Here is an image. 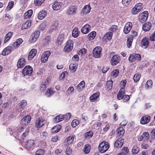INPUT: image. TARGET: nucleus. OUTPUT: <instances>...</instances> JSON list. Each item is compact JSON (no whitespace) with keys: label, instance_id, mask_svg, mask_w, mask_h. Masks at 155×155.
Masks as SVG:
<instances>
[{"label":"nucleus","instance_id":"obj_5","mask_svg":"<svg viewBox=\"0 0 155 155\" xmlns=\"http://www.w3.org/2000/svg\"><path fill=\"white\" fill-rule=\"evenodd\" d=\"M73 41L71 40L68 41L67 42L64 48V50L66 52H70L73 49Z\"/></svg>","mask_w":155,"mask_h":155},{"label":"nucleus","instance_id":"obj_17","mask_svg":"<svg viewBox=\"0 0 155 155\" xmlns=\"http://www.w3.org/2000/svg\"><path fill=\"white\" fill-rule=\"evenodd\" d=\"M25 60L23 58H20L18 61L17 66L18 68H21L23 67L25 64Z\"/></svg>","mask_w":155,"mask_h":155},{"label":"nucleus","instance_id":"obj_42","mask_svg":"<svg viewBox=\"0 0 155 155\" xmlns=\"http://www.w3.org/2000/svg\"><path fill=\"white\" fill-rule=\"evenodd\" d=\"M93 133L92 131L86 133L84 134V137L86 139L91 138L93 135Z\"/></svg>","mask_w":155,"mask_h":155},{"label":"nucleus","instance_id":"obj_21","mask_svg":"<svg viewBox=\"0 0 155 155\" xmlns=\"http://www.w3.org/2000/svg\"><path fill=\"white\" fill-rule=\"evenodd\" d=\"M35 141L33 140H30L28 141L26 143V148L27 150H30L32 149L34 147Z\"/></svg>","mask_w":155,"mask_h":155},{"label":"nucleus","instance_id":"obj_46","mask_svg":"<svg viewBox=\"0 0 155 155\" xmlns=\"http://www.w3.org/2000/svg\"><path fill=\"white\" fill-rule=\"evenodd\" d=\"M26 127V126L20 123V124L18 127L17 130L19 132H21L23 131Z\"/></svg>","mask_w":155,"mask_h":155},{"label":"nucleus","instance_id":"obj_13","mask_svg":"<svg viewBox=\"0 0 155 155\" xmlns=\"http://www.w3.org/2000/svg\"><path fill=\"white\" fill-rule=\"evenodd\" d=\"M132 24L131 22H127L124 26V32L126 34L128 33L132 28Z\"/></svg>","mask_w":155,"mask_h":155},{"label":"nucleus","instance_id":"obj_11","mask_svg":"<svg viewBox=\"0 0 155 155\" xmlns=\"http://www.w3.org/2000/svg\"><path fill=\"white\" fill-rule=\"evenodd\" d=\"M50 54L51 52L49 51H46L44 52L42 54L41 58V61L42 62L45 63L48 60Z\"/></svg>","mask_w":155,"mask_h":155},{"label":"nucleus","instance_id":"obj_30","mask_svg":"<svg viewBox=\"0 0 155 155\" xmlns=\"http://www.w3.org/2000/svg\"><path fill=\"white\" fill-rule=\"evenodd\" d=\"M74 139V137L73 135H71L66 139V141L68 144H70L72 143Z\"/></svg>","mask_w":155,"mask_h":155},{"label":"nucleus","instance_id":"obj_16","mask_svg":"<svg viewBox=\"0 0 155 155\" xmlns=\"http://www.w3.org/2000/svg\"><path fill=\"white\" fill-rule=\"evenodd\" d=\"M149 44V41L147 38H144L142 40L140 43V46L144 48H146Z\"/></svg>","mask_w":155,"mask_h":155},{"label":"nucleus","instance_id":"obj_10","mask_svg":"<svg viewBox=\"0 0 155 155\" xmlns=\"http://www.w3.org/2000/svg\"><path fill=\"white\" fill-rule=\"evenodd\" d=\"M33 71L32 67L30 66L27 65L25 67L22 71V74L24 76L28 75L30 76Z\"/></svg>","mask_w":155,"mask_h":155},{"label":"nucleus","instance_id":"obj_9","mask_svg":"<svg viewBox=\"0 0 155 155\" xmlns=\"http://www.w3.org/2000/svg\"><path fill=\"white\" fill-rule=\"evenodd\" d=\"M46 123V121L42 117L38 118L35 122V125L37 128H40L43 126Z\"/></svg>","mask_w":155,"mask_h":155},{"label":"nucleus","instance_id":"obj_35","mask_svg":"<svg viewBox=\"0 0 155 155\" xmlns=\"http://www.w3.org/2000/svg\"><path fill=\"white\" fill-rule=\"evenodd\" d=\"M112 36V33L111 32H109L106 33L103 37V39L104 40H110Z\"/></svg>","mask_w":155,"mask_h":155},{"label":"nucleus","instance_id":"obj_14","mask_svg":"<svg viewBox=\"0 0 155 155\" xmlns=\"http://www.w3.org/2000/svg\"><path fill=\"white\" fill-rule=\"evenodd\" d=\"M150 117L148 115H146L143 116L141 119L140 123L142 124H145L148 123L150 120Z\"/></svg>","mask_w":155,"mask_h":155},{"label":"nucleus","instance_id":"obj_23","mask_svg":"<svg viewBox=\"0 0 155 155\" xmlns=\"http://www.w3.org/2000/svg\"><path fill=\"white\" fill-rule=\"evenodd\" d=\"M23 42L22 39L20 38L18 39L16 41L14 42L12 45L13 49H15L18 47Z\"/></svg>","mask_w":155,"mask_h":155},{"label":"nucleus","instance_id":"obj_18","mask_svg":"<svg viewBox=\"0 0 155 155\" xmlns=\"http://www.w3.org/2000/svg\"><path fill=\"white\" fill-rule=\"evenodd\" d=\"M77 10V8L75 6H71L68 9L67 12L68 14L73 15L76 13Z\"/></svg>","mask_w":155,"mask_h":155},{"label":"nucleus","instance_id":"obj_4","mask_svg":"<svg viewBox=\"0 0 155 155\" xmlns=\"http://www.w3.org/2000/svg\"><path fill=\"white\" fill-rule=\"evenodd\" d=\"M142 8V4L141 3H140L137 4L132 10V14L134 15L137 14Z\"/></svg>","mask_w":155,"mask_h":155},{"label":"nucleus","instance_id":"obj_36","mask_svg":"<svg viewBox=\"0 0 155 155\" xmlns=\"http://www.w3.org/2000/svg\"><path fill=\"white\" fill-rule=\"evenodd\" d=\"M132 36H128L127 41V46L128 48H130L131 46L133 41Z\"/></svg>","mask_w":155,"mask_h":155},{"label":"nucleus","instance_id":"obj_29","mask_svg":"<svg viewBox=\"0 0 155 155\" xmlns=\"http://www.w3.org/2000/svg\"><path fill=\"white\" fill-rule=\"evenodd\" d=\"M91 7L89 5H86L84 6L81 11L82 13L85 14L89 13L91 10Z\"/></svg>","mask_w":155,"mask_h":155},{"label":"nucleus","instance_id":"obj_19","mask_svg":"<svg viewBox=\"0 0 155 155\" xmlns=\"http://www.w3.org/2000/svg\"><path fill=\"white\" fill-rule=\"evenodd\" d=\"M91 26L89 25H86L81 28V31L84 34H87L90 30Z\"/></svg>","mask_w":155,"mask_h":155},{"label":"nucleus","instance_id":"obj_54","mask_svg":"<svg viewBox=\"0 0 155 155\" xmlns=\"http://www.w3.org/2000/svg\"><path fill=\"white\" fill-rule=\"evenodd\" d=\"M153 82L151 80H149L147 81L146 84V87L147 88H151L152 86Z\"/></svg>","mask_w":155,"mask_h":155},{"label":"nucleus","instance_id":"obj_49","mask_svg":"<svg viewBox=\"0 0 155 155\" xmlns=\"http://www.w3.org/2000/svg\"><path fill=\"white\" fill-rule=\"evenodd\" d=\"M27 104V101L25 100H22L20 103V106L21 108H24L25 107Z\"/></svg>","mask_w":155,"mask_h":155},{"label":"nucleus","instance_id":"obj_60","mask_svg":"<svg viewBox=\"0 0 155 155\" xmlns=\"http://www.w3.org/2000/svg\"><path fill=\"white\" fill-rule=\"evenodd\" d=\"M36 154L37 155H44L45 152L43 150L41 149L37 150L36 152Z\"/></svg>","mask_w":155,"mask_h":155},{"label":"nucleus","instance_id":"obj_62","mask_svg":"<svg viewBox=\"0 0 155 155\" xmlns=\"http://www.w3.org/2000/svg\"><path fill=\"white\" fill-rule=\"evenodd\" d=\"M50 37L48 36L45 37V39L44 40V41L46 44H48L50 42Z\"/></svg>","mask_w":155,"mask_h":155},{"label":"nucleus","instance_id":"obj_3","mask_svg":"<svg viewBox=\"0 0 155 155\" xmlns=\"http://www.w3.org/2000/svg\"><path fill=\"white\" fill-rule=\"evenodd\" d=\"M148 17V13L147 11H145L139 15L138 19L140 22L143 23L146 21Z\"/></svg>","mask_w":155,"mask_h":155},{"label":"nucleus","instance_id":"obj_7","mask_svg":"<svg viewBox=\"0 0 155 155\" xmlns=\"http://www.w3.org/2000/svg\"><path fill=\"white\" fill-rule=\"evenodd\" d=\"M102 49L100 47H95L93 51V56L96 58H99L101 56V53Z\"/></svg>","mask_w":155,"mask_h":155},{"label":"nucleus","instance_id":"obj_12","mask_svg":"<svg viewBox=\"0 0 155 155\" xmlns=\"http://www.w3.org/2000/svg\"><path fill=\"white\" fill-rule=\"evenodd\" d=\"M31 120V117L29 115H27L25 116L21 120L20 123L26 126L28 124L30 123Z\"/></svg>","mask_w":155,"mask_h":155},{"label":"nucleus","instance_id":"obj_28","mask_svg":"<svg viewBox=\"0 0 155 155\" xmlns=\"http://www.w3.org/2000/svg\"><path fill=\"white\" fill-rule=\"evenodd\" d=\"M47 15L46 11L42 10L38 14V18L39 20H41L44 19Z\"/></svg>","mask_w":155,"mask_h":155},{"label":"nucleus","instance_id":"obj_44","mask_svg":"<svg viewBox=\"0 0 155 155\" xmlns=\"http://www.w3.org/2000/svg\"><path fill=\"white\" fill-rule=\"evenodd\" d=\"M96 35V32L93 31L90 33L88 35V37L90 40H93L95 37Z\"/></svg>","mask_w":155,"mask_h":155},{"label":"nucleus","instance_id":"obj_32","mask_svg":"<svg viewBox=\"0 0 155 155\" xmlns=\"http://www.w3.org/2000/svg\"><path fill=\"white\" fill-rule=\"evenodd\" d=\"M61 126L60 125H57L54 126L51 129V131L53 133H57L60 130Z\"/></svg>","mask_w":155,"mask_h":155},{"label":"nucleus","instance_id":"obj_1","mask_svg":"<svg viewBox=\"0 0 155 155\" xmlns=\"http://www.w3.org/2000/svg\"><path fill=\"white\" fill-rule=\"evenodd\" d=\"M141 59V56L139 54H131L128 58V61L130 63H138Z\"/></svg>","mask_w":155,"mask_h":155},{"label":"nucleus","instance_id":"obj_52","mask_svg":"<svg viewBox=\"0 0 155 155\" xmlns=\"http://www.w3.org/2000/svg\"><path fill=\"white\" fill-rule=\"evenodd\" d=\"M45 0H35L34 4L37 6L41 5Z\"/></svg>","mask_w":155,"mask_h":155},{"label":"nucleus","instance_id":"obj_57","mask_svg":"<svg viewBox=\"0 0 155 155\" xmlns=\"http://www.w3.org/2000/svg\"><path fill=\"white\" fill-rule=\"evenodd\" d=\"M118 29L116 25L112 26L110 28V30L112 32H115Z\"/></svg>","mask_w":155,"mask_h":155},{"label":"nucleus","instance_id":"obj_47","mask_svg":"<svg viewBox=\"0 0 155 155\" xmlns=\"http://www.w3.org/2000/svg\"><path fill=\"white\" fill-rule=\"evenodd\" d=\"M54 93V92L51 89H48L46 92L45 95L47 97H50Z\"/></svg>","mask_w":155,"mask_h":155},{"label":"nucleus","instance_id":"obj_25","mask_svg":"<svg viewBox=\"0 0 155 155\" xmlns=\"http://www.w3.org/2000/svg\"><path fill=\"white\" fill-rule=\"evenodd\" d=\"M125 94L124 89L121 88L117 96V99L119 100L122 99L124 95Z\"/></svg>","mask_w":155,"mask_h":155},{"label":"nucleus","instance_id":"obj_33","mask_svg":"<svg viewBox=\"0 0 155 155\" xmlns=\"http://www.w3.org/2000/svg\"><path fill=\"white\" fill-rule=\"evenodd\" d=\"M117 134L120 136H122L123 135L124 133V130L123 127H120L118 128L117 130Z\"/></svg>","mask_w":155,"mask_h":155},{"label":"nucleus","instance_id":"obj_39","mask_svg":"<svg viewBox=\"0 0 155 155\" xmlns=\"http://www.w3.org/2000/svg\"><path fill=\"white\" fill-rule=\"evenodd\" d=\"M113 86V81L111 80L108 81L106 84V88L107 89L109 90L111 89Z\"/></svg>","mask_w":155,"mask_h":155},{"label":"nucleus","instance_id":"obj_48","mask_svg":"<svg viewBox=\"0 0 155 155\" xmlns=\"http://www.w3.org/2000/svg\"><path fill=\"white\" fill-rule=\"evenodd\" d=\"M79 124V121L78 120L75 119L72 121L71 123V125L72 127H75L78 125Z\"/></svg>","mask_w":155,"mask_h":155},{"label":"nucleus","instance_id":"obj_20","mask_svg":"<svg viewBox=\"0 0 155 155\" xmlns=\"http://www.w3.org/2000/svg\"><path fill=\"white\" fill-rule=\"evenodd\" d=\"M62 4L59 2H54L52 5V8L54 10H58L61 9V8Z\"/></svg>","mask_w":155,"mask_h":155},{"label":"nucleus","instance_id":"obj_6","mask_svg":"<svg viewBox=\"0 0 155 155\" xmlns=\"http://www.w3.org/2000/svg\"><path fill=\"white\" fill-rule=\"evenodd\" d=\"M40 34L39 31H36L31 35L29 40L31 43L35 42L38 38Z\"/></svg>","mask_w":155,"mask_h":155},{"label":"nucleus","instance_id":"obj_15","mask_svg":"<svg viewBox=\"0 0 155 155\" xmlns=\"http://www.w3.org/2000/svg\"><path fill=\"white\" fill-rule=\"evenodd\" d=\"M124 139L121 138H118L114 143L115 147H121L123 145Z\"/></svg>","mask_w":155,"mask_h":155},{"label":"nucleus","instance_id":"obj_63","mask_svg":"<svg viewBox=\"0 0 155 155\" xmlns=\"http://www.w3.org/2000/svg\"><path fill=\"white\" fill-rule=\"evenodd\" d=\"M72 150L69 147H67L65 151V153L67 155H70L71 153Z\"/></svg>","mask_w":155,"mask_h":155},{"label":"nucleus","instance_id":"obj_38","mask_svg":"<svg viewBox=\"0 0 155 155\" xmlns=\"http://www.w3.org/2000/svg\"><path fill=\"white\" fill-rule=\"evenodd\" d=\"M77 65L76 64H71L69 66V69L73 72H74L77 69Z\"/></svg>","mask_w":155,"mask_h":155},{"label":"nucleus","instance_id":"obj_51","mask_svg":"<svg viewBox=\"0 0 155 155\" xmlns=\"http://www.w3.org/2000/svg\"><path fill=\"white\" fill-rule=\"evenodd\" d=\"M58 25V23L57 21L54 22L51 25V30H50V31H52V30H54L57 28Z\"/></svg>","mask_w":155,"mask_h":155},{"label":"nucleus","instance_id":"obj_40","mask_svg":"<svg viewBox=\"0 0 155 155\" xmlns=\"http://www.w3.org/2000/svg\"><path fill=\"white\" fill-rule=\"evenodd\" d=\"M14 4V2L13 1L10 2L8 4V5L6 8L5 10L8 11L11 9L12 8Z\"/></svg>","mask_w":155,"mask_h":155},{"label":"nucleus","instance_id":"obj_41","mask_svg":"<svg viewBox=\"0 0 155 155\" xmlns=\"http://www.w3.org/2000/svg\"><path fill=\"white\" fill-rule=\"evenodd\" d=\"M91 146L88 144H86L84 147V152L86 154H87L90 151V150L91 149Z\"/></svg>","mask_w":155,"mask_h":155},{"label":"nucleus","instance_id":"obj_43","mask_svg":"<svg viewBox=\"0 0 155 155\" xmlns=\"http://www.w3.org/2000/svg\"><path fill=\"white\" fill-rule=\"evenodd\" d=\"M139 151V149L137 145L134 146L132 150V153L134 154H136L138 153Z\"/></svg>","mask_w":155,"mask_h":155},{"label":"nucleus","instance_id":"obj_31","mask_svg":"<svg viewBox=\"0 0 155 155\" xmlns=\"http://www.w3.org/2000/svg\"><path fill=\"white\" fill-rule=\"evenodd\" d=\"M79 32L77 28H75L72 31V36L74 38L77 37L79 35Z\"/></svg>","mask_w":155,"mask_h":155},{"label":"nucleus","instance_id":"obj_58","mask_svg":"<svg viewBox=\"0 0 155 155\" xmlns=\"http://www.w3.org/2000/svg\"><path fill=\"white\" fill-rule=\"evenodd\" d=\"M74 89L73 87H70L68 88L66 91V93L68 94H71L74 91Z\"/></svg>","mask_w":155,"mask_h":155},{"label":"nucleus","instance_id":"obj_45","mask_svg":"<svg viewBox=\"0 0 155 155\" xmlns=\"http://www.w3.org/2000/svg\"><path fill=\"white\" fill-rule=\"evenodd\" d=\"M140 77V75L138 73L136 74L134 76V81L135 82H137L139 81Z\"/></svg>","mask_w":155,"mask_h":155},{"label":"nucleus","instance_id":"obj_59","mask_svg":"<svg viewBox=\"0 0 155 155\" xmlns=\"http://www.w3.org/2000/svg\"><path fill=\"white\" fill-rule=\"evenodd\" d=\"M130 97L127 95L124 94L123 98V100L124 102H126L129 100Z\"/></svg>","mask_w":155,"mask_h":155},{"label":"nucleus","instance_id":"obj_8","mask_svg":"<svg viewBox=\"0 0 155 155\" xmlns=\"http://www.w3.org/2000/svg\"><path fill=\"white\" fill-rule=\"evenodd\" d=\"M120 61V56L117 55H113L112 57L110 62L112 66H114L116 65Z\"/></svg>","mask_w":155,"mask_h":155},{"label":"nucleus","instance_id":"obj_26","mask_svg":"<svg viewBox=\"0 0 155 155\" xmlns=\"http://www.w3.org/2000/svg\"><path fill=\"white\" fill-rule=\"evenodd\" d=\"M100 93L99 92L94 93L92 94L90 97V99L91 102L96 101L99 97Z\"/></svg>","mask_w":155,"mask_h":155},{"label":"nucleus","instance_id":"obj_34","mask_svg":"<svg viewBox=\"0 0 155 155\" xmlns=\"http://www.w3.org/2000/svg\"><path fill=\"white\" fill-rule=\"evenodd\" d=\"M33 12L32 10H29L26 12L24 14L25 18H30L32 15Z\"/></svg>","mask_w":155,"mask_h":155},{"label":"nucleus","instance_id":"obj_61","mask_svg":"<svg viewBox=\"0 0 155 155\" xmlns=\"http://www.w3.org/2000/svg\"><path fill=\"white\" fill-rule=\"evenodd\" d=\"M86 50L84 48H83L79 51L78 54L79 55H82L83 54H85L86 53Z\"/></svg>","mask_w":155,"mask_h":155},{"label":"nucleus","instance_id":"obj_22","mask_svg":"<svg viewBox=\"0 0 155 155\" xmlns=\"http://www.w3.org/2000/svg\"><path fill=\"white\" fill-rule=\"evenodd\" d=\"M151 27V24L150 22H147L144 23L142 26V29L145 31H149Z\"/></svg>","mask_w":155,"mask_h":155},{"label":"nucleus","instance_id":"obj_37","mask_svg":"<svg viewBox=\"0 0 155 155\" xmlns=\"http://www.w3.org/2000/svg\"><path fill=\"white\" fill-rule=\"evenodd\" d=\"M12 33L11 32H8L6 35L5 40L4 42L6 43L12 37Z\"/></svg>","mask_w":155,"mask_h":155},{"label":"nucleus","instance_id":"obj_55","mask_svg":"<svg viewBox=\"0 0 155 155\" xmlns=\"http://www.w3.org/2000/svg\"><path fill=\"white\" fill-rule=\"evenodd\" d=\"M132 0H122V3L124 6H127L130 4Z\"/></svg>","mask_w":155,"mask_h":155},{"label":"nucleus","instance_id":"obj_56","mask_svg":"<svg viewBox=\"0 0 155 155\" xmlns=\"http://www.w3.org/2000/svg\"><path fill=\"white\" fill-rule=\"evenodd\" d=\"M144 139L147 140L149 138L150 136L149 133L147 132H144L142 134Z\"/></svg>","mask_w":155,"mask_h":155},{"label":"nucleus","instance_id":"obj_64","mask_svg":"<svg viewBox=\"0 0 155 155\" xmlns=\"http://www.w3.org/2000/svg\"><path fill=\"white\" fill-rule=\"evenodd\" d=\"M150 39L152 41H155V31L151 35Z\"/></svg>","mask_w":155,"mask_h":155},{"label":"nucleus","instance_id":"obj_50","mask_svg":"<svg viewBox=\"0 0 155 155\" xmlns=\"http://www.w3.org/2000/svg\"><path fill=\"white\" fill-rule=\"evenodd\" d=\"M85 83L84 81H81L77 86V88L81 90L84 88L85 86Z\"/></svg>","mask_w":155,"mask_h":155},{"label":"nucleus","instance_id":"obj_2","mask_svg":"<svg viewBox=\"0 0 155 155\" xmlns=\"http://www.w3.org/2000/svg\"><path fill=\"white\" fill-rule=\"evenodd\" d=\"M109 147V144L107 142L103 141L100 144L99 149L100 152L103 153L106 151Z\"/></svg>","mask_w":155,"mask_h":155},{"label":"nucleus","instance_id":"obj_24","mask_svg":"<svg viewBox=\"0 0 155 155\" xmlns=\"http://www.w3.org/2000/svg\"><path fill=\"white\" fill-rule=\"evenodd\" d=\"M12 47L11 46H8L5 48L2 52V54L5 56L10 54L12 51Z\"/></svg>","mask_w":155,"mask_h":155},{"label":"nucleus","instance_id":"obj_27","mask_svg":"<svg viewBox=\"0 0 155 155\" xmlns=\"http://www.w3.org/2000/svg\"><path fill=\"white\" fill-rule=\"evenodd\" d=\"M31 20H28L26 21L24 24H23L21 26L22 30L27 29L31 26Z\"/></svg>","mask_w":155,"mask_h":155},{"label":"nucleus","instance_id":"obj_53","mask_svg":"<svg viewBox=\"0 0 155 155\" xmlns=\"http://www.w3.org/2000/svg\"><path fill=\"white\" fill-rule=\"evenodd\" d=\"M119 71L117 69L114 70L111 73V75L114 78L117 77L119 74Z\"/></svg>","mask_w":155,"mask_h":155}]
</instances>
